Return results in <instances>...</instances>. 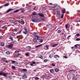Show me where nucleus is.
I'll use <instances>...</instances> for the list:
<instances>
[{
	"label": "nucleus",
	"instance_id": "1",
	"mask_svg": "<svg viewBox=\"0 0 80 80\" xmlns=\"http://www.w3.org/2000/svg\"><path fill=\"white\" fill-rule=\"evenodd\" d=\"M0 75H2L4 77H7V73H5L3 72H0Z\"/></svg>",
	"mask_w": 80,
	"mask_h": 80
},
{
	"label": "nucleus",
	"instance_id": "2",
	"mask_svg": "<svg viewBox=\"0 0 80 80\" xmlns=\"http://www.w3.org/2000/svg\"><path fill=\"white\" fill-rule=\"evenodd\" d=\"M31 21L32 22H37L38 23V22H39V20H38V18L37 19H32Z\"/></svg>",
	"mask_w": 80,
	"mask_h": 80
},
{
	"label": "nucleus",
	"instance_id": "3",
	"mask_svg": "<svg viewBox=\"0 0 80 80\" xmlns=\"http://www.w3.org/2000/svg\"><path fill=\"white\" fill-rule=\"evenodd\" d=\"M18 23H21L22 25H23V24L25 23L24 21L22 20L18 21Z\"/></svg>",
	"mask_w": 80,
	"mask_h": 80
},
{
	"label": "nucleus",
	"instance_id": "4",
	"mask_svg": "<svg viewBox=\"0 0 80 80\" xmlns=\"http://www.w3.org/2000/svg\"><path fill=\"white\" fill-rule=\"evenodd\" d=\"M34 37L35 38L33 39V42H35V43H37L38 41L37 40V38H36V36H34Z\"/></svg>",
	"mask_w": 80,
	"mask_h": 80
},
{
	"label": "nucleus",
	"instance_id": "5",
	"mask_svg": "<svg viewBox=\"0 0 80 80\" xmlns=\"http://www.w3.org/2000/svg\"><path fill=\"white\" fill-rule=\"evenodd\" d=\"M57 14H56V17H59L60 15V11H57Z\"/></svg>",
	"mask_w": 80,
	"mask_h": 80
},
{
	"label": "nucleus",
	"instance_id": "6",
	"mask_svg": "<svg viewBox=\"0 0 80 80\" xmlns=\"http://www.w3.org/2000/svg\"><path fill=\"white\" fill-rule=\"evenodd\" d=\"M35 36L37 40H41V39H42V38L38 36L37 35Z\"/></svg>",
	"mask_w": 80,
	"mask_h": 80
},
{
	"label": "nucleus",
	"instance_id": "7",
	"mask_svg": "<svg viewBox=\"0 0 80 80\" xmlns=\"http://www.w3.org/2000/svg\"><path fill=\"white\" fill-rule=\"evenodd\" d=\"M13 44H10L9 45H8L7 47L8 48H12V47H13Z\"/></svg>",
	"mask_w": 80,
	"mask_h": 80
},
{
	"label": "nucleus",
	"instance_id": "8",
	"mask_svg": "<svg viewBox=\"0 0 80 80\" xmlns=\"http://www.w3.org/2000/svg\"><path fill=\"white\" fill-rule=\"evenodd\" d=\"M19 10H20L21 13H23V12H24L25 11V9L23 8H21Z\"/></svg>",
	"mask_w": 80,
	"mask_h": 80
},
{
	"label": "nucleus",
	"instance_id": "9",
	"mask_svg": "<svg viewBox=\"0 0 80 80\" xmlns=\"http://www.w3.org/2000/svg\"><path fill=\"white\" fill-rule=\"evenodd\" d=\"M12 10H13V9H9L5 12V13H8V12H11Z\"/></svg>",
	"mask_w": 80,
	"mask_h": 80
},
{
	"label": "nucleus",
	"instance_id": "10",
	"mask_svg": "<svg viewBox=\"0 0 80 80\" xmlns=\"http://www.w3.org/2000/svg\"><path fill=\"white\" fill-rule=\"evenodd\" d=\"M52 25L51 24H49L46 25V27H47V28H49L52 27Z\"/></svg>",
	"mask_w": 80,
	"mask_h": 80
},
{
	"label": "nucleus",
	"instance_id": "11",
	"mask_svg": "<svg viewBox=\"0 0 80 80\" xmlns=\"http://www.w3.org/2000/svg\"><path fill=\"white\" fill-rule=\"evenodd\" d=\"M19 30V28H16L14 29V32H17V31H18Z\"/></svg>",
	"mask_w": 80,
	"mask_h": 80
},
{
	"label": "nucleus",
	"instance_id": "12",
	"mask_svg": "<svg viewBox=\"0 0 80 80\" xmlns=\"http://www.w3.org/2000/svg\"><path fill=\"white\" fill-rule=\"evenodd\" d=\"M54 58H59V56L58 55H56L54 56Z\"/></svg>",
	"mask_w": 80,
	"mask_h": 80
},
{
	"label": "nucleus",
	"instance_id": "13",
	"mask_svg": "<svg viewBox=\"0 0 80 80\" xmlns=\"http://www.w3.org/2000/svg\"><path fill=\"white\" fill-rule=\"evenodd\" d=\"M27 77L25 75H24L23 76L22 78L24 80H26V78H27Z\"/></svg>",
	"mask_w": 80,
	"mask_h": 80
},
{
	"label": "nucleus",
	"instance_id": "14",
	"mask_svg": "<svg viewBox=\"0 0 80 80\" xmlns=\"http://www.w3.org/2000/svg\"><path fill=\"white\" fill-rule=\"evenodd\" d=\"M38 15L39 16H40V17H44V15H43V14H42V13H38Z\"/></svg>",
	"mask_w": 80,
	"mask_h": 80
},
{
	"label": "nucleus",
	"instance_id": "15",
	"mask_svg": "<svg viewBox=\"0 0 80 80\" xmlns=\"http://www.w3.org/2000/svg\"><path fill=\"white\" fill-rule=\"evenodd\" d=\"M32 15H37L38 14L37 13V12H34L32 13Z\"/></svg>",
	"mask_w": 80,
	"mask_h": 80
},
{
	"label": "nucleus",
	"instance_id": "16",
	"mask_svg": "<svg viewBox=\"0 0 80 80\" xmlns=\"http://www.w3.org/2000/svg\"><path fill=\"white\" fill-rule=\"evenodd\" d=\"M62 12L63 13H65V9L63 8V9L62 10Z\"/></svg>",
	"mask_w": 80,
	"mask_h": 80
},
{
	"label": "nucleus",
	"instance_id": "17",
	"mask_svg": "<svg viewBox=\"0 0 80 80\" xmlns=\"http://www.w3.org/2000/svg\"><path fill=\"white\" fill-rule=\"evenodd\" d=\"M52 57H53V53H52L49 55V58H52Z\"/></svg>",
	"mask_w": 80,
	"mask_h": 80
},
{
	"label": "nucleus",
	"instance_id": "18",
	"mask_svg": "<svg viewBox=\"0 0 80 80\" xmlns=\"http://www.w3.org/2000/svg\"><path fill=\"white\" fill-rule=\"evenodd\" d=\"M9 39H10L12 40V43H15V41H13V38H12V37H9Z\"/></svg>",
	"mask_w": 80,
	"mask_h": 80
},
{
	"label": "nucleus",
	"instance_id": "19",
	"mask_svg": "<svg viewBox=\"0 0 80 80\" xmlns=\"http://www.w3.org/2000/svg\"><path fill=\"white\" fill-rule=\"evenodd\" d=\"M17 38H22V35H19L17 36Z\"/></svg>",
	"mask_w": 80,
	"mask_h": 80
},
{
	"label": "nucleus",
	"instance_id": "20",
	"mask_svg": "<svg viewBox=\"0 0 80 80\" xmlns=\"http://www.w3.org/2000/svg\"><path fill=\"white\" fill-rule=\"evenodd\" d=\"M55 71L56 72H58L59 71V69L56 68L55 69Z\"/></svg>",
	"mask_w": 80,
	"mask_h": 80
},
{
	"label": "nucleus",
	"instance_id": "21",
	"mask_svg": "<svg viewBox=\"0 0 80 80\" xmlns=\"http://www.w3.org/2000/svg\"><path fill=\"white\" fill-rule=\"evenodd\" d=\"M58 45V44H53L52 45V47H56V46H57Z\"/></svg>",
	"mask_w": 80,
	"mask_h": 80
},
{
	"label": "nucleus",
	"instance_id": "22",
	"mask_svg": "<svg viewBox=\"0 0 80 80\" xmlns=\"http://www.w3.org/2000/svg\"><path fill=\"white\" fill-rule=\"evenodd\" d=\"M19 10H20V9H17L14 11V13H17Z\"/></svg>",
	"mask_w": 80,
	"mask_h": 80
},
{
	"label": "nucleus",
	"instance_id": "23",
	"mask_svg": "<svg viewBox=\"0 0 80 80\" xmlns=\"http://www.w3.org/2000/svg\"><path fill=\"white\" fill-rule=\"evenodd\" d=\"M27 48L28 50H30L32 48L30 46H28L27 47Z\"/></svg>",
	"mask_w": 80,
	"mask_h": 80
},
{
	"label": "nucleus",
	"instance_id": "24",
	"mask_svg": "<svg viewBox=\"0 0 80 80\" xmlns=\"http://www.w3.org/2000/svg\"><path fill=\"white\" fill-rule=\"evenodd\" d=\"M6 53L7 54V55H10V52L9 51H7L6 52Z\"/></svg>",
	"mask_w": 80,
	"mask_h": 80
},
{
	"label": "nucleus",
	"instance_id": "25",
	"mask_svg": "<svg viewBox=\"0 0 80 80\" xmlns=\"http://www.w3.org/2000/svg\"><path fill=\"white\" fill-rule=\"evenodd\" d=\"M32 18H34V19H37V17L36 16H33L32 17Z\"/></svg>",
	"mask_w": 80,
	"mask_h": 80
},
{
	"label": "nucleus",
	"instance_id": "26",
	"mask_svg": "<svg viewBox=\"0 0 80 80\" xmlns=\"http://www.w3.org/2000/svg\"><path fill=\"white\" fill-rule=\"evenodd\" d=\"M53 11L54 12H58V9H53Z\"/></svg>",
	"mask_w": 80,
	"mask_h": 80
},
{
	"label": "nucleus",
	"instance_id": "27",
	"mask_svg": "<svg viewBox=\"0 0 80 80\" xmlns=\"http://www.w3.org/2000/svg\"><path fill=\"white\" fill-rule=\"evenodd\" d=\"M42 44L36 46L35 47L36 48H38V47H40V46H42Z\"/></svg>",
	"mask_w": 80,
	"mask_h": 80
},
{
	"label": "nucleus",
	"instance_id": "28",
	"mask_svg": "<svg viewBox=\"0 0 80 80\" xmlns=\"http://www.w3.org/2000/svg\"><path fill=\"white\" fill-rule=\"evenodd\" d=\"M2 60L3 61V62H4L5 60H7V59L5 58H2Z\"/></svg>",
	"mask_w": 80,
	"mask_h": 80
},
{
	"label": "nucleus",
	"instance_id": "29",
	"mask_svg": "<svg viewBox=\"0 0 80 80\" xmlns=\"http://www.w3.org/2000/svg\"><path fill=\"white\" fill-rule=\"evenodd\" d=\"M50 72H51L52 73H53V72H54V70L53 69H50Z\"/></svg>",
	"mask_w": 80,
	"mask_h": 80
},
{
	"label": "nucleus",
	"instance_id": "30",
	"mask_svg": "<svg viewBox=\"0 0 80 80\" xmlns=\"http://www.w3.org/2000/svg\"><path fill=\"white\" fill-rule=\"evenodd\" d=\"M2 28H3V29H6V28H7V26H4L2 27Z\"/></svg>",
	"mask_w": 80,
	"mask_h": 80
},
{
	"label": "nucleus",
	"instance_id": "31",
	"mask_svg": "<svg viewBox=\"0 0 80 80\" xmlns=\"http://www.w3.org/2000/svg\"><path fill=\"white\" fill-rule=\"evenodd\" d=\"M21 32H22V30H21V31H19V32H17L16 35H17V34H20V33H21Z\"/></svg>",
	"mask_w": 80,
	"mask_h": 80
},
{
	"label": "nucleus",
	"instance_id": "32",
	"mask_svg": "<svg viewBox=\"0 0 80 80\" xmlns=\"http://www.w3.org/2000/svg\"><path fill=\"white\" fill-rule=\"evenodd\" d=\"M75 70H71L70 71H69V72H75Z\"/></svg>",
	"mask_w": 80,
	"mask_h": 80
},
{
	"label": "nucleus",
	"instance_id": "33",
	"mask_svg": "<svg viewBox=\"0 0 80 80\" xmlns=\"http://www.w3.org/2000/svg\"><path fill=\"white\" fill-rule=\"evenodd\" d=\"M13 23H14V24H18V23L17 22L14 21H13Z\"/></svg>",
	"mask_w": 80,
	"mask_h": 80
},
{
	"label": "nucleus",
	"instance_id": "34",
	"mask_svg": "<svg viewBox=\"0 0 80 80\" xmlns=\"http://www.w3.org/2000/svg\"><path fill=\"white\" fill-rule=\"evenodd\" d=\"M51 65L52 67H55V64L54 63H51Z\"/></svg>",
	"mask_w": 80,
	"mask_h": 80
},
{
	"label": "nucleus",
	"instance_id": "35",
	"mask_svg": "<svg viewBox=\"0 0 80 80\" xmlns=\"http://www.w3.org/2000/svg\"><path fill=\"white\" fill-rule=\"evenodd\" d=\"M22 70L24 72H27V69H23Z\"/></svg>",
	"mask_w": 80,
	"mask_h": 80
},
{
	"label": "nucleus",
	"instance_id": "36",
	"mask_svg": "<svg viewBox=\"0 0 80 80\" xmlns=\"http://www.w3.org/2000/svg\"><path fill=\"white\" fill-rule=\"evenodd\" d=\"M13 21H13L12 20H9V22H10V23H13Z\"/></svg>",
	"mask_w": 80,
	"mask_h": 80
},
{
	"label": "nucleus",
	"instance_id": "37",
	"mask_svg": "<svg viewBox=\"0 0 80 80\" xmlns=\"http://www.w3.org/2000/svg\"><path fill=\"white\" fill-rule=\"evenodd\" d=\"M40 40V41H39V42H40V43H42V42H43V40L42 39H41V40Z\"/></svg>",
	"mask_w": 80,
	"mask_h": 80
},
{
	"label": "nucleus",
	"instance_id": "38",
	"mask_svg": "<svg viewBox=\"0 0 80 80\" xmlns=\"http://www.w3.org/2000/svg\"><path fill=\"white\" fill-rule=\"evenodd\" d=\"M34 80H39V78H38V77H36L34 78Z\"/></svg>",
	"mask_w": 80,
	"mask_h": 80
},
{
	"label": "nucleus",
	"instance_id": "39",
	"mask_svg": "<svg viewBox=\"0 0 80 80\" xmlns=\"http://www.w3.org/2000/svg\"><path fill=\"white\" fill-rule=\"evenodd\" d=\"M63 13L62 14V15L61 16V18H63Z\"/></svg>",
	"mask_w": 80,
	"mask_h": 80
},
{
	"label": "nucleus",
	"instance_id": "40",
	"mask_svg": "<svg viewBox=\"0 0 80 80\" xmlns=\"http://www.w3.org/2000/svg\"><path fill=\"white\" fill-rule=\"evenodd\" d=\"M20 52V51H16L15 52V53H19Z\"/></svg>",
	"mask_w": 80,
	"mask_h": 80
},
{
	"label": "nucleus",
	"instance_id": "41",
	"mask_svg": "<svg viewBox=\"0 0 80 80\" xmlns=\"http://www.w3.org/2000/svg\"><path fill=\"white\" fill-rule=\"evenodd\" d=\"M61 32H62V30H58V33H61Z\"/></svg>",
	"mask_w": 80,
	"mask_h": 80
},
{
	"label": "nucleus",
	"instance_id": "42",
	"mask_svg": "<svg viewBox=\"0 0 80 80\" xmlns=\"http://www.w3.org/2000/svg\"><path fill=\"white\" fill-rule=\"evenodd\" d=\"M45 48H46V49L47 50H48V46H46L45 47Z\"/></svg>",
	"mask_w": 80,
	"mask_h": 80
},
{
	"label": "nucleus",
	"instance_id": "43",
	"mask_svg": "<svg viewBox=\"0 0 80 80\" xmlns=\"http://www.w3.org/2000/svg\"><path fill=\"white\" fill-rule=\"evenodd\" d=\"M65 27L66 29H67V28H68V24H66L65 25Z\"/></svg>",
	"mask_w": 80,
	"mask_h": 80
},
{
	"label": "nucleus",
	"instance_id": "44",
	"mask_svg": "<svg viewBox=\"0 0 80 80\" xmlns=\"http://www.w3.org/2000/svg\"><path fill=\"white\" fill-rule=\"evenodd\" d=\"M47 61H48V60L47 59H45L43 60V62H47Z\"/></svg>",
	"mask_w": 80,
	"mask_h": 80
},
{
	"label": "nucleus",
	"instance_id": "45",
	"mask_svg": "<svg viewBox=\"0 0 80 80\" xmlns=\"http://www.w3.org/2000/svg\"><path fill=\"white\" fill-rule=\"evenodd\" d=\"M4 6H8V3H7L4 5Z\"/></svg>",
	"mask_w": 80,
	"mask_h": 80
},
{
	"label": "nucleus",
	"instance_id": "46",
	"mask_svg": "<svg viewBox=\"0 0 80 80\" xmlns=\"http://www.w3.org/2000/svg\"><path fill=\"white\" fill-rule=\"evenodd\" d=\"M80 40V38H77L76 39V41H79Z\"/></svg>",
	"mask_w": 80,
	"mask_h": 80
},
{
	"label": "nucleus",
	"instance_id": "47",
	"mask_svg": "<svg viewBox=\"0 0 80 80\" xmlns=\"http://www.w3.org/2000/svg\"><path fill=\"white\" fill-rule=\"evenodd\" d=\"M12 36H15V33H13L12 34Z\"/></svg>",
	"mask_w": 80,
	"mask_h": 80
},
{
	"label": "nucleus",
	"instance_id": "48",
	"mask_svg": "<svg viewBox=\"0 0 80 80\" xmlns=\"http://www.w3.org/2000/svg\"><path fill=\"white\" fill-rule=\"evenodd\" d=\"M12 68L13 69H15V67L14 66H13L12 67Z\"/></svg>",
	"mask_w": 80,
	"mask_h": 80
},
{
	"label": "nucleus",
	"instance_id": "49",
	"mask_svg": "<svg viewBox=\"0 0 80 80\" xmlns=\"http://www.w3.org/2000/svg\"><path fill=\"white\" fill-rule=\"evenodd\" d=\"M12 63H15V61H12Z\"/></svg>",
	"mask_w": 80,
	"mask_h": 80
},
{
	"label": "nucleus",
	"instance_id": "50",
	"mask_svg": "<svg viewBox=\"0 0 80 80\" xmlns=\"http://www.w3.org/2000/svg\"><path fill=\"white\" fill-rule=\"evenodd\" d=\"M41 20L43 21H44L45 20V18H41Z\"/></svg>",
	"mask_w": 80,
	"mask_h": 80
},
{
	"label": "nucleus",
	"instance_id": "51",
	"mask_svg": "<svg viewBox=\"0 0 80 80\" xmlns=\"http://www.w3.org/2000/svg\"><path fill=\"white\" fill-rule=\"evenodd\" d=\"M23 33H24V34H27V31H24L23 32Z\"/></svg>",
	"mask_w": 80,
	"mask_h": 80
},
{
	"label": "nucleus",
	"instance_id": "52",
	"mask_svg": "<svg viewBox=\"0 0 80 80\" xmlns=\"http://www.w3.org/2000/svg\"><path fill=\"white\" fill-rule=\"evenodd\" d=\"M17 64H18V62H15L14 63V65H17Z\"/></svg>",
	"mask_w": 80,
	"mask_h": 80
},
{
	"label": "nucleus",
	"instance_id": "53",
	"mask_svg": "<svg viewBox=\"0 0 80 80\" xmlns=\"http://www.w3.org/2000/svg\"><path fill=\"white\" fill-rule=\"evenodd\" d=\"M26 56H28V55H29V54L28 53H26Z\"/></svg>",
	"mask_w": 80,
	"mask_h": 80
},
{
	"label": "nucleus",
	"instance_id": "54",
	"mask_svg": "<svg viewBox=\"0 0 80 80\" xmlns=\"http://www.w3.org/2000/svg\"><path fill=\"white\" fill-rule=\"evenodd\" d=\"M63 57H64V58H68V57L66 56H63Z\"/></svg>",
	"mask_w": 80,
	"mask_h": 80
},
{
	"label": "nucleus",
	"instance_id": "55",
	"mask_svg": "<svg viewBox=\"0 0 80 80\" xmlns=\"http://www.w3.org/2000/svg\"><path fill=\"white\" fill-rule=\"evenodd\" d=\"M42 10H46V8H43Z\"/></svg>",
	"mask_w": 80,
	"mask_h": 80
},
{
	"label": "nucleus",
	"instance_id": "56",
	"mask_svg": "<svg viewBox=\"0 0 80 80\" xmlns=\"http://www.w3.org/2000/svg\"><path fill=\"white\" fill-rule=\"evenodd\" d=\"M76 35L78 36V37H79V36H80V34L79 33L77 34Z\"/></svg>",
	"mask_w": 80,
	"mask_h": 80
},
{
	"label": "nucleus",
	"instance_id": "57",
	"mask_svg": "<svg viewBox=\"0 0 80 80\" xmlns=\"http://www.w3.org/2000/svg\"><path fill=\"white\" fill-rule=\"evenodd\" d=\"M1 45L2 46H3L4 45V43H1Z\"/></svg>",
	"mask_w": 80,
	"mask_h": 80
},
{
	"label": "nucleus",
	"instance_id": "58",
	"mask_svg": "<svg viewBox=\"0 0 80 80\" xmlns=\"http://www.w3.org/2000/svg\"><path fill=\"white\" fill-rule=\"evenodd\" d=\"M36 63V62H34V61H33L32 62V63L33 64H35V63Z\"/></svg>",
	"mask_w": 80,
	"mask_h": 80
},
{
	"label": "nucleus",
	"instance_id": "59",
	"mask_svg": "<svg viewBox=\"0 0 80 80\" xmlns=\"http://www.w3.org/2000/svg\"><path fill=\"white\" fill-rule=\"evenodd\" d=\"M24 29L25 30V31L27 32V29L26 28H24Z\"/></svg>",
	"mask_w": 80,
	"mask_h": 80
},
{
	"label": "nucleus",
	"instance_id": "60",
	"mask_svg": "<svg viewBox=\"0 0 80 80\" xmlns=\"http://www.w3.org/2000/svg\"><path fill=\"white\" fill-rule=\"evenodd\" d=\"M4 62L6 63H8V61H7V60L4 61Z\"/></svg>",
	"mask_w": 80,
	"mask_h": 80
},
{
	"label": "nucleus",
	"instance_id": "61",
	"mask_svg": "<svg viewBox=\"0 0 80 80\" xmlns=\"http://www.w3.org/2000/svg\"><path fill=\"white\" fill-rule=\"evenodd\" d=\"M30 65L31 66H33V63H31L30 64Z\"/></svg>",
	"mask_w": 80,
	"mask_h": 80
},
{
	"label": "nucleus",
	"instance_id": "62",
	"mask_svg": "<svg viewBox=\"0 0 80 80\" xmlns=\"http://www.w3.org/2000/svg\"><path fill=\"white\" fill-rule=\"evenodd\" d=\"M47 78H51V77H50V76L48 75L47 76Z\"/></svg>",
	"mask_w": 80,
	"mask_h": 80
},
{
	"label": "nucleus",
	"instance_id": "63",
	"mask_svg": "<svg viewBox=\"0 0 80 80\" xmlns=\"http://www.w3.org/2000/svg\"><path fill=\"white\" fill-rule=\"evenodd\" d=\"M71 37V35H69V36H68V37L67 38L68 39V37Z\"/></svg>",
	"mask_w": 80,
	"mask_h": 80
},
{
	"label": "nucleus",
	"instance_id": "64",
	"mask_svg": "<svg viewBox=\"0 0 80 80\" xmlns=\"http://www.w3.org/2000/svg\"><path fill=\"white\" fill-rule=\"evenodd\" d=\"M42 12H43V13H46V11H42Z\"/></svg>",
	"mask_w": 80,
	"mask_h": 80
}]
</instances>
